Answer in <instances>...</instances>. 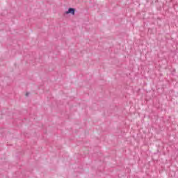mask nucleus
Listing matches in <instances>:
<instances>
[{"instance_id":"f257e3e1","label":"nucleus","mask_w":178,"mask_h":178,"mask_svg":"<svg viewBox=\"0 0 178 178\" xmlns=\"http://www.w3.org/2000/svg\"><path fill=\"white\" fill-rule=\"evenodd\" d=\"M76 10L74 9V8H69L68 9V10H67V11H65V13H64V15H69V14H70V15H74V11H75Z\"/></svg>"},{"instance_id":"f03ea898","label":"nucleus","mask_w":178,"mask_h":178,"mask_svg":"<svg viewBox=\"0 0 178 178\" xmlns=\"http://www.w3.org/2000/svg\"><path fill=\"white\" fill-rule=\"evenodd\" d=\"M26 97H29V92H26Z\"/></svg>"}]
</instances>
